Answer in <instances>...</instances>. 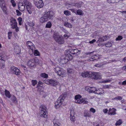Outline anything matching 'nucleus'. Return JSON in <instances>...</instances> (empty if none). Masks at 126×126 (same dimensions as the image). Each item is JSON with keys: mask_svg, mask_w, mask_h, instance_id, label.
I'll list each match as a JSON object with an SVG mask.
<instances>
[{"mask_svg": "<svg viewBox=\"0 0 126 126\" xmlns=\"http://www.w3.org/2000/svg\"><path fill=\"white\" fill-rule=\"evenodd\" d=\"M67 71L70 73H71L73 72L74 70L72 69L68 68L67 69Z\"/></svg>", "mask_w": 126, "mask_h": 126, "instance_id": "nucleus-51", "label": "nucleus"}, {"mask_svg": "<svg viewBox=\"0 0 126 126\" xmlns=\"http://www.w3.org/2000/svg\"><path fill=\"white\" fill-rule=\"evenodd\" d=\"M16 12L17 13V16H19L21 15V13L18 10H16Z\"/></svg>", "mask_w": 126, "mask_h": 126, "instance_id": "nucleus-57", "label": "nucleus"}, {"mask_svg": "<svg viewBox=\"0 0 126 126\" xmlns=\"http://www.w3.org/2000/svg\"><path fill=\"white\" fill-rule=\"evenodd\" d=\"M93 56H94V59L95 60H97L99 59V55L98 54H95Z\"/></svg>", "mask_w": 126, "mask_h": 126, "instance_id": "nucleus-42", "label": "nucleus"}, {"mask_svg": "<svg viewBox=\"0 0 126 126\" xmlns=\"http://www.w3.org/2000/svg\"><path fill=\"white\" fill-rule=\"evenodd\" d=\"M74 49H70L68 51V54H74Z\"/></svg>", "mask_w": 126, "mask_h": 126, "instance_id": "nucleus-34", "label": "nucleus"}, {"mask_svg": "<svg viewBox=\"0 0 126 126\" xmlns=\"http://www.w3.org/2000/svg\"><path fill=\"white\" fill-rule=\"evenodd\" d=\"M15 51L17 54H19L20 52V49L18 47H16L14 49Z\"/></svg>", "mask_w": 126, "mask_h": 126, "instance_id": "nucleus-25", "label": "nucleus"}, {"mask_svg": "<svg viewBox=\"0 0 126 126\" xmlns=\"http://www.w3.org/2000/svg\"><path fill=\"white\" fill-rule=\"evenodd\" d=\"M69 34H64V37L67 38H68L69 36Z\"/></svg>", "mask_w": 126, "mask_h": 126, "instance_id": "nucleus-61", "label": "nucleus"}, {"mask_svg": "<svg viewBox=\"0 0 126 126\" xmlns=\"http://www.w3.org/2000/svg\"><path fill=\"white\" fill-rule=\"evenodd\" d=\"M34 54L35 56H39L40 55L39 52L37 50H33Z\"/></svg>", "mask_w": 126, "mask_h": 126, "instance_id": "nucleus-28", "label": "nucleus"}, {"mask_svg": "<svg viewBox=\"0 0 126 126\" xmlns=\"http://www.w3.org/2000/svg\"><path fill=\"white\" fill-rule=\"evenodd\" d=\"M32 84L33 86H34L37 83V81L36 80H32Z\"/></svg>", "mask_w": 126, "mask_h": 126, "instance_id": "nucleus-49", "label": "nucleus"}, {"mask_svg": "<svg viewBox=\"0 0 126 126\" xmlns=\"http://www.w3.org/2000/svg\"><path fill=\"white\" fill-rule=\"evenodd\" d=\"M54 15V12L52 11L45 12L43 16L40 18V22L43 23L52 19Z\"/></svg>", "mask_w": 126, "mask_h": 126, "instance_id": "nucleus-1", "label": "nucleus"}, {"mask_svg": "<svg viewBox=\"0 0 126 126\" xmlns=\"http://www.w3.org/2000/svg\"><path fill=\"white\" fill-rule=\"evenodd\" d=\"M41 77L44 78H47L48 77V75L45 73H41L40 74Z\"/></svg>", "mask_w": 126, "mask_h": 126, "instance_id": "nucleus-29", "label": "nucleus"}, {"mask_svg": "<svg viewBox=\"0 0 126 126\" xmlns=\"http://www.w3.org/2000/svg\"><path fill=\"white\" fill-rule=\"evenodd\" d=\"M11 72L13 74L16 75H19L20 73V72L19 69L15 66L12 67L10 69Z\"/></svg>", "mask_w": 126, "mask_h": 126, "instance_id": "nucleus-10", "label": "nucleus"}, {"mask_svg": "<svg viewBox=\"0 0 126 126\" xmlns=\"http://www.w3.org/2000/svg\"><path fill=\"white\" fill-rule=\"evenodd\" d=\"M67 93L65 92L61 95L55 103V107L56 109L59 108L61 106L66 96Z\"/></svg>", "mask_w": 126, "mask_h": 126, "instance_id": "nucleus-2", "label": "nucleus"}, {"mask_svg": "<svg viewBox=\"0 0 126 126\" xmlns=\"http://www.w3.org/2000/svg\"><path fill=\"white\" fill-rule=\"evenodd\" d=\"M37 91L39 92H43L44 88L42 86H37Z\"/></svg>", "mask_w": 126, "mask_h": 126, "instance_id": "nucleus-27", "label": "nucleus"}, {"mask_svg": "<svg viewBox=\"0 0 126 126\" xmlns=\"http://www.w3.org/2000/svg\"><path fill=\"white\" fill-rule=\"evenodd\" d=\"M18 7L19 10L22 12L24 10L25 8V6L22 3H19Z\"/></svg>", "mask_w": 126, "mask_h": 126, "instance_id": "nucleus-16", "label": "nucleus"}, {"mask_svg": "<svg viewBox=\"0 0 126 126\" xmlns=\"http://www.w3.org/2000/svg\"><path fill=\"white\" fill-rule=\"evenodd\" d=\"M43 83L41 81H39L38 82L37 86H41V85H42Z\"/></svg>", "mask_w": 126, "mask_h": 126, "instance_id": "nucleus-59", "label": "nucleus"}, {"mask_svg": "<svg viewBox=\"0 0 126 126\" xmlns=\"http://www.w3.org/2000/svg\"><path fill=\"white\" fill-rule=\"evenodd\" d=\"M46 110V108L44 105L41 106L40 107V114L42 117L46 118L47 117V112Z\"/></svg>", "mask_w": 126, "mask_h": 126, "instance_id": "nucleus-4", "label": "nucleus"}, {"mask_svg": "<svg viewBox=\"0 0 126 126\" xmlns=\"http://www.w3.org/2000/svg\"><path fill=\"white\" fill-rule=\"evenodd\" d=\"M95 92V94H101L103 93L104 92L102 89L100 88L97 90L96 89Z\"/></svg>", "mask_w": 126, "mask_h": 126, "instance_id": "nucleus-21", "label": "nucleus"}, {"mask_svg": "<svg viewBox=\"0 0 126 126\" xmlns=\"http://www.w3.org/2000/svg\"><path fill=\"white\" fill-rule=\"evenodd\" d=\"M10 21L12 28L13 29L16 28L17 26V23L15 19L13 17H12L10 19Z\"/></svg>", "mask_w": 126, "mask_h": 126, "instance_id": "nucleus-12", "label": "nucleus"}, {"mask_svg": "<svg viewBox=\"0 0 126 126\" xmlns=\"http://www.w3.org/2000/svg\"><path fill=\"white\" fill-rule=\"evenodd\" d=\"M34 2L36 6L38 8L42 7L44 6L42 0H34Z\"/></svg>", "mask_w": 126, "mask_h": 126, "instance_id": "nucleus-8", "label": "nucleus"}, {"mask_svg": "<svg viewBox=\"0 0 126 126\" xmlns=\"http://www.w3.org/2000/svg\"><path fill=\"white\" fill-rule=\"evenodd\" d=\"M116 109L113 108L112 109L110 108L109 109V114L110 115H113L116 114Z\"/></svg>", "mask_w": 126, "mask_h": 126, "instance_id": "nucleus-19", "label": "nucleus"}, {"mask_svg": "<svg viewBox=\"0 0 126 126\" xmlns=\"http://www.w3.org/2000/svg\"><path fill=\"white\" fill-rule=\"evenodd\" d=\"M95 41H96V40L94 39L93 40H92L90 41L89 42V43L90 44H92V43H94L95 42Z\"/></svg>", "mask_w": 126, "mask_h": 126, "instance_id": "nucleus-62", "label": "nucleus"}, {"mask_svg": "<svg viewBox=\"0 0 126 126\" xmlns=\"http://www.w3.org/2000/svg\"><path fill=\"white\" fill-rule=\"evenodd\" d=\"M81 98V96L79 94L76 95L75 96V98L76 100L78 99H79Z\"/></svg>", "mask_w": 126, "mask_h": 126, "instance_id": "nucleus-47", "label": "nucleus"}, {"mask_svg": "<svg viewBox=\"0 0 126 126\" xmlns=\"http://www.w3.org/2000/svg\"><path fill=\"white\" fill-rule=\"evenodd\" d=\"M103 112L105 113H107L108 111V110L107 109H105L103 110Z\"/></svg>", "mask_w": 126, "mask_h": 126, "instance_id": "nucleus-64", "label": "nucleus"}, {"mask_svg": "<svg viewBox=\"0 0 126 126\" xmlns=\"http://www.w3.org/2000/svg\"><path fill=\"white\" fill-rule=\"evenodd\" d=\"M85 89L90 93H94L95 94V92L96 91V89L95 87H86L85 88Z\"/></svg>", "mask_w": 126, "mask_h": 126, "instance_id": "nucleus-15", "label": "nucleus"}, {"mask_svg": "<svg viewBox=\"0 0 126 126\" xmlns=\"http://www.w3.org/2000/svg\"><path fill=\"white\" fill-rule=\"evenodd\" d=\"M90 111L94 113L96 111L93 108H91L90 109Z\"/></svg>", "mask_w": 126, "mask_h": 126, "instance_id": "nucleus-54", "label": "nucleus"}, {"mask_svg": "<svg viewBox=\"0 0 126 126\" xmlns=\"http://www.w3.org/2000/svg\"><path fill=\"white\" fill-rule=\"evenodd\" d=\"M94 56H92V57L90 58V59L88 60L89 61H93L94 60H95L94 59Z\"/></svg>", "mask_w": 126, "mask_h": 126, "instance_id": "nucleus-55", "label": "nucleus"}, {"mask_svg": "<svg viewBox=\"0 0 126 126\" xmlns=\"http://www.w3.org/2000/svg\"><path fill=\"white\" fill-rule=\"evenodd\" d=\"M6 97L8 98H10L11 97V96L9 92L6 90L5 89L4 91Z\"/></svg>", "mask_w": 126, "mask_h": 126, "instance_id": "nucleus-23", "label": "nucleus"}, {"mask_svg": "<svg viewBox=\"0 0 126 126\" xmlns=\"http://www.w3.org/2000/svg\"><path fill=\"white\" fill-rule=\"evenodd\" d=\"M32 6L30 7L27 6L26 7V8L27 11L29 14H31L32 13V10L31 8V7Z\"/></svg>", "mask_w": 126, "mask_h": 126, "instance_id": "nucleus-33", "label": "nucleus"}, {"mask_svg": "<svg viewBox=\"0 0 126 126\" xmlns=\"http://www.w3.org/2000/svg\"><path fill=\"white\" fill-rule=\"evenodd\" d=\"M80 51V50H79V51ZM79 51L78 50V49H74V54H76Z\"/></svg>", "mask_w": 126, "mask_h": 126, "instance_id": "nucleus-60", "label": "nucleus"}, {"mask_svg": "<svg viewBox=\"0 0 126 126\" xmlns=\"http://www.w3.org/2000/svg\"><path fill=\"white\" fill-rule=\"evenodd\" d=\"M77 13L78 15H81L83 14L82 11L80 10H78L77 11Z\"/></svg>", "mask_w": 126, "mask_h": 126, "instance_id": "nucleus-43", "label": "nucleus"}, {"mask_svg": "<svg viewBox=\"0 0 126 126\" xmlns=\"http://www.w3.org/2000/svg\"><path fill=\"white\" fill-rule=\"evenodd\" d=\"M64 14L68 16L70 15L71 14L70 12L68 10H66L64 11Z\"/></svg>", "mask_w": 126, "mask_h": 126, "instance_id": "nucleus-40", "label": "nucleus"}, {"mask_svg": "<svg viewBox=\"0 0 126 126\" xmlns=\"http://www.w3.org/2000/svg\"><path fill=\"white\" fill-rule=\"evenodd\" d=\"M22 3L25 5V6H26V7L31 6V3L27 0H24Z\"/></svg>", "mask_w": 126, "mask_h": 126, "instance_id": "nucleus-22", "label": "nucleus"}, {"mask_svg": "<svg viewBox=\"0 0 126 126\" xmlns=\"http://www.w3.org/2000/svg\"><path fill=\"white\" fill-rule=\"evenodd\" d=\"M122 97L121 96H118L114 98L113 99L116 100H120L122 99Z\"/></svg>", "mask_w": 126, "mask_h": 126, "instance_id": "nucleus-38", "label": "nucleus"}, {"mask_svg": "<svg viewBox=\"0 0 126 126\" xmlns=\"http://www.w3.org/2000/svg\"><path fill=\"white\" fill-rule=\"evenodd\" d=\"M104 45H105L106 47H111L112 45L111 43L109 42H108L106 44H104Z\"/></svg>", "mask_w": 126, "mask_h": 126, "instance_id": "nucleus-32", "label": "nucleus"}, {"mask_svg": "<svg viewBox=\"0 0 126 126\" xmlns=\"http://www.w3.org/2000/svg\"><path fill=\"white\" fill-rule=\"evenodd\" d=\"M123 37L121 36H118L116 38V41H119L122 39Z\"/></svg>", "mask_w": 126, "mask_h": 126, "instance_id": "nucleus-50", "label": "nucleus"}, {"mask_svg": "<svg viewBox=\"0 0 126 126\" xmlns=\"http://www.w3.org/2000/svg\"><path fill=\"white\" fill-rule=\"evenodd\" d=\"M102 65H101V64H97L95 65V66L97 67H100Z\"/></svg>", "mask_w": 126, "mask_h": 126, "instance_id": "nucleus-63", "label": "nucleus"}, {"mask_svg": "<svg viewBox=\"0 0 126 126\" xmlns=\"http://www.w3.org/2000/svg\"><path fill=\"white\" fill-rule=\"evenodd\" d=\"M44 82L46 84L48 85H50V79H48L47 80H45L44 81Z\"/></svg>", "mask_w": 126, "mask_h": 126, "instance_id": "nucleus-53", "label": "nucleus"}, {"mask_svg": "<svg viewBox=\"0 0 126 126\" xmlns=\"http://www.w3.org/2000/svg\"><path fill=\"white\" fill-rule=\"evenodd\" d=\"M54 125H60L61 123H60L59 120L58 119H55L53 121Z\"/></svg>", "mask_w": 126, "mask_h": 126, "instance_id": "nucleus-24", "label": "nucleus"}, {"mask_svg": "<svg viewBox=\"0 0 126 126\" xmlns=\"http://www.w3.org/2000/svg\"><path fill=\"white\" fill-rule=\"evenodd\" d=\"M53 38L59 44H63L64 42V40L63 37L56 32H54L53 35Z\"/></svg>", "mask_w": 126, "mask_h": 126, "instance_id": "nucleus-3", "label": "nucleus"}, {"mask_svg": "<svg viewBox=\"0 0 126 126\" xmlns=\"http://www.w3.org/2000/svg\"><path fill=\"white\" fill-rule=\"evenodd\" d=\"M72 6H74L75 7L78 8H80L81 7V5L79 3H76L73 4Z\"/></svg>", "mask_w": 126, "mask_h": 126, "instance_id": "nucleus-30", "label": "nucleus"}, {"mask_svg": "<svg viewBox=\"0 0 126 126\" xmlns=\"http://www.w3.org/2000/svg\"><path fill=\"white\" fill-rule=\"evenodd\" d=\"M39 61V60L37 58L31 59L28 62L27 65L29 66H33L36 63H38Z\"/></svg>", "mask_w": 126, "mask_h": 126, "instance_id": "nucleus-6", "label": "nucleus"}, {"mask_svg": "<svg viewBox=\"0 0 126 126\" xmlns=\"http://www.w3.org/2000/svg\"><path fill=\"white\" fill-rule=\"evenodd\" d=\"M122 121L120 119H119L117 121L115 125L116 126H119L122 124Z\"/></svg>", "mask_w": 126, "mask_h": 126, "instance_id": "nucleus-35", "label": "nucleus"}, {"mask_svg": "<svg viewBox=\"0 0 126 126\" xmlns=\"http://www.w3.org/2000/svg\"><path fill=\"white\" fill-rule=\"evenodd\" d=\"M0 6L3 12L6 14L7 13V9L4 0H0Z\"/></svg>", "mask_w": 126, "mask_h": 126, "instance_id": "nucleus-7", "label": "nucleus"}, {"mask_svg": "<svg viewBox=\"0 0 126 126\" xmlns=\"http://www.w3.org/2000/svg\"><path fill=\"white\" fill-rule=\"evenodd\" d=\"M66 58L62 59L61 61L63 64H65L69 60H72L73 57L72 55H71L70 54H67L66 55Z\"/></svg>", "mask_w": 126, "mask_h": 126, "instance_id": "nucleus-9", "label": "nucleus"}, {"mask_svg": "<svg viewBox=\"0 0 126 126\" xmlns=\"http://www.w3.org/2000/svg\"><path fill=\"white\" fill-rule=\"evenodd\" d=\"M87 98H82V99H83V100H82V103L84 104H87L89 102L88 101H86V100L87 99Z\"/></svg>", "mask_w": 126, "mask_h": 126, "instance_id": "nucleus-41", "label": "nucleus"}, {"mask_svg": "<svg viewBox=\"0 0 126 126\" xmlns=\"http://www.w3.org/2000/svg\"><path fill=\"white\" fill-rule=\"evenodd\" d=\"M84 116L85 117H91L92 116L90 112H87L85 114Z\"/></svg>", "mask_w": 126, "mask_h": 126, "instance_id": "nucleus-45", "label": "nucleus"}, {"mask_svg": "<svg viewBox=\"0 0 126 126\" xmlns=\"http://www.w3.org/2000/svg\"><path fill=\"white\" fill-rule=\"evenodd\" d=\"M92 74V72L84 71L81 73V75L83 77L91 78Z\"/></svg>", "mask_w": 126, "mask_h": 126, "instance_id": "nucleus-13", "label": "nucleus"}, {"mask_svg": "<svg viewBox=\"0 0 126 126\" xmlns=\"http://www.w3.org/2000/svg\"><path fill=\"white\" fill-rule=\"evenodd\" d=\"M50 85L55 86L59 84V82L55 80L52 79H50Z\"/></svg>", "mask_w": 126, "mask_h": 126, "instance_id": "nucleus-17", "label": "nucleus"}, {"mask_svg": "<svg viewBox=\"0 0 126 126\" xmlns=\"http://www.w3.org/2000/svg\"><path fill=\"white\" fill-rule=\"evenodd\" d=\"M28 24L30 27L32 28H33V26L34 25V23L33 21L29 22Z\"/></svg>", "mask_w": 126, "mask_h": 126, "instance_id": "nucleus-46", "label": "nucleus"}, {"mask_svg": "<svg viewBox=\"0 0 126 126\" xmlns=\"http://www.w3.org/2000/svg\"><path fill=\"white\" fill-rule=\"evenodd\" d=\"M10 1L12 6L14 7H15L16 5L15 1L14 0H11Z\"/></svg>", "mask_w": 126, "mask_h": 126, "instance_id": "nucleus-52", "label": "nucleus"}, {"mask_svg": "<svg viewBox=\"0 0 126 126\" xmlns=\"http://www.w3.org/2000/svg\"><path fill=\"white\" fill-rule=\"evenodd\" d=\"M91 78L94 79H97L101 78L100 73L99 72H92Z\"/></svg>", "mask_w": 126, "mask_h": 126, "instance_id": "nucleus-11", "label": "nucleus"}, {"mask_svg": "<svg viewBox=\"0 0 126 126\" xmlns=\"http://www.w3.org/2000/svg\"><path fill=\"white\" fill-rule=\"evenodd\" d=\"M107 36L105 35V36L100 37L99 38L98 40L96 42V43H99L101 42H103L106 41L107 39Z\"/></svg>", "mask_w": 126, "mask_h": 126, "instance_id": "nucleus-18", "label": "nucleus"}, {"mask_svg": "<svg viewBox=\"0 0 126 126\" xmlns=\"http://www.w3.org/2000/svg\"><path fill=\"white\" fill-rule=\"evenodd\" d=\"M12 96L11 97V100L13 102H14L16 100V97L14 95L13 96Z\"/></svg>", "mask_w": 126, "mask_h": 126, "instance_id": "nucleus-39", "label": "nucleus"}, {"mask_svg": "<svg viewBox=\"0 0 126 126\" xmlns=\"http://www.w3.org/2000/svg\"><path fill=\"white\" fill-rule=\"evenodd\" d=\"M12 32H9L8 33V38L9 39H10V38L11 36V34Z\"/></svg>", "mask_w": 126, "mask_h": 126, "instance_id": "nucleus-58", "label": "nucleus"}, {"mask_svg": "<svg viewBox=\"0 0 126 126\" xmlns=\"http://www.w3.org/2000/svg\"><path fill=\"white\" fill-rule=\"evenodd\" d=\"M111 81V79H106L104 80L101 81V83H105L107 82H109Z\"/></svg>", "mask_w": 126, "mask_h": 126, "instance_id": "nucleus-36", "label": "nucleus"}, {"mask_svg": "<svg viewBox=\"0 0 126 126\" xmlns=\"http://www.w3.org/2000/svg\"><path fill=\"white\" fill-rule=\"evenodd\" d=\"M27 45L29 47V48L32 50V53H33V50L34 49L35 47L34 44L31 41H28L27 42Z\"/></svg>", "mask_w": 126, "mask_h": 126, "instance_id": "nucleus-14", "label": "nucleus"}, {"mask_svg": "<svg viewBox=\"0 0 126 126\" xmlns=\"http://www.w3.org/2000/svg\"><path fill=\"white\" fill-rule=\"evenodd\" d=\"M17 20L18 21V23L19 25H21L22 24L21 22L22 20V18L20 17H19L18 18Z\"/></svg>", "mask_w": 126, "mask_h": 126, "instance_id": "nucleus-48", "label": "nucleus"}, {"mask_svg": "<svg viewBox=\"0 0 126 126\" xmlns=\"http://www.w3.org/2000/svg\"><path fill=\"white\" fill-rule=\"evenodd\" d=\"M107 1L109 3H115L114 0H107Z\"/></svg>", "mask_w": 126, "mask_h": 126, "instance_id": "nucleus-56", "label": "nucleus"}, {"mask_svg": "<svg viewBox=\"0 0 126 126\" xmlns=\"http://www.w3.org/2000/svg\"><path fill=\"white\" fill-rule=\"evenodd\" d=\"M70 119L71 121L74 122L75 120V117L74 116V112L73 110H71L70 111Z\"/></svg>", "mask_w": 126, "mask_h": 126, "instance_id": "nucleus-20", "label": "nucleus"}, {"mask_svg": "<svg viewBox=\"0 0 126 126\" xmlns=\"http://www.w3.org/2000/svg\"><path fill=\"white\" fill-rule=\"evenodd\" d=\"M51 25L52 24L50 22L48 21L46 24V27L47 28H50L51 27Z\"/></svg>", "mask_w": 126, "mask_h": 126, "instance_id": "nucleus-31", "label": "nucleus"}, {"mask_svg": "<svg viewBox=\"0 0 126 126\" xmlns=\"http://www.w3.org/2000/svg\"><path fill=\"white\" fill-rule=\"evenodd\" d=\"M64 25L67 27H68L69 28H72V26L71 24L68 23L67 22H65L64 23Z\"/></svg>", "mask_w": 126, "mask_h": 126, "instance_id": "nucleus-26", "label": "nucleus"}, {"mask_svg": "<svg viewBox=\"0 0 126 126\" xmlns=\"http://www.w3.org/2000/svg\"><path fill=\"white\" fill-rule=\"evenodd\" d=\"M83 99H82V98L80 99L76 100H75V102L80 104L82 103V100L83 101Z\"/></svg>", "mask_w": 126, "mask_h": 126, "instance_id": "nucleus-44", "label": "nucleus"}, {"mask_svg": "<svg viewBox=\"0 0 126 126\" xmlns=\"http://www.w3.org/2000/svg\"><path fill=\"white\" fill-rule=\"evenodd\" d=\"M111 85H105L103 86V88L104 89H110V87H111Z\"/></svg>", "mask_w": 126, "mask_h": 126, "instance_id": "nucleus-37", "label": "nucleus"}, {"mask_svg": "<svg viewBox=\"0 0 126 126\" xmlns=\"http://www.w3.org/2000/svg\"><path fill=\"white\" fill-rule=\"evenodd\" d=\"M54 70L55 72L58 75L62 77L64 76V71L62 68L58 66L54 68Z\"/></svg>", "mask_w": 126, "mask_h": 126, "instance_id": "nucleus-5", "label": "nucleus"}]
</instances>
